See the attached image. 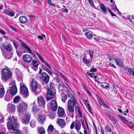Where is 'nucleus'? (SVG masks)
<instances>
[{"label":"nucleus","mask_w":134,"mask_h":134,"mask_svg":"<svg viewBox=\"0 0 134 134\" xmlns=\"http://www.w3.org/2000/svg\"><path fill=\"white\" fill-rule=\"evenodd\" d=\"M77 103L75 99L69 100L68 103V112L71 113L73 115L74 112V106Z\"/></svg>","instance_id":"1"},{"label":"nucleus","mask_w":134,"mask_h":134,"mask_svg":"<svg viewBox=\"0 0 134 134\" xmlns=\"http://www.w3.org/2000/svg\"><path fill=\"white\" fill-rule=\"evenodd\" d=\"M2 75L1 79L3 81H6L7 80L9 79L11 75V72L8 69L4 68L2 70Z\"/></svg>","instance_id":"2"},{"label":"nucleus","mask_w":134,"mask_h":134,"mask_svg":"<svg viewBox=\"0 0 134 134\" xmlns=\"http://www.w3.org/2000/svg\"><path fill=\"white\" fill-rule=\"evenodd\" d=\"M27 103L23 102L19 104L17 106V110L19 113H23L27 110Z\"/></svg>","instance_id":"3"},{"label":"nucleus","mask_w":134,"mask_h":134,"mask_svg":"<svg viewBox=\"0 0 134 134\" xmlns=\"http://www.w3.org/2000/svg\"><path fill=\"white\" fill-rule=\"evenodd\" d=\"M56 91H52V90L48 88L47 89V100H49L55 98Z\"/></svg>","instance_id":"4"},{"label":"nucleus","mask_w":134,"mask_h":134,"mask_svg":"<svg viewBox=\"0 0 134 134\" xmlns=\"http://www.w3.org/2000/svg\"><path fill=\"white\" fill-rule=\"evenodd\" d=\"M20 93L25 98H26L29 95L28 90L26 86L20 84Z\"/></svg>","instance_id":"5"},{"label":"nucleus","mask_w":134,"mask_h":134,"mask_svg":"<svg viewBox=\"0 0 134 134\" xmlns=\"http://www.w3.org/2000/svg\"><path fill=\"white\" fill-rule=\"evenodd\" d=\"M12 124L10 122H9L8 124V129L13 130L14 131V133L16 134H21V131L19 129H17V128L18 127V125L16 124L15 127H13L11 126Z\"/></svg>","instance_id":"6"},{"label":"nucleus","mask_w":134,"mask_h":134,"mask_svg":"<svg viewBox=\"0 0 134 134\" xmlns=\"http://www.w3.org/2000/svg\"><path fill=\"white\" fill-rule=\"evenodd\" d=\"M41 78L46 83H47L49 81L50 77L46 72H43L41 74Z\"/></svg>","instance_id":"7"},{"label":"nucleus","mask_w":134,"mask_h":134,"mask_svg":"<svg viewBox=\"0 0 134 134\" xmlns=\"http://www.w3.org/2000/svg\"><path fill=\"white\" fill-rule=\"evenodd\" d=\"M50 108L53 111H56L58 107V105L56 100H53L51 101L50 103Z\"/></svg>","instance_id":"8"},{"label":"nucleus","mask_w":134,"mask_h":134,"mask_svg":"<svg viewBox=\"0 0 134 134\" xmlns=\"http://www.w3.org/2000/svg\"><path fill=\"white\" fill-rule=\"evenodd\" d=\"M30 115V114L29 113L26 114L25 116L22 119V122L24 124H27L30 120L31 117Z\"/></svg>","instance_id":"9"},{"label":"nucleus","mask_w":134,"mask_h":134,"mask_svg":"<svg viewBox=\"0 0 134 134\" xmlns=\"http://www.w3.org/2000/svg\"><path fill=\"white\" fill-rule=\"evenodd\" d=\"M23 58L24 62L28 63L30 62L32 59V56L27 54L24 55Z\"/></svg>","instance_id":"10"},{"label":"nucleus","mask_w":134,"mask_h":134,"mask_svg":"<svg viewBox=\"0 0 134 134\" xmlns=\"http://www.w3.org/2000/svg\"><path fill=\"white\" fill-rule=\"evenodd\" d=\"M37 82L35 80H33L31 84V89L32 91L35 92L37 89Z\"/></svg>","instance_id":"11"},{"label":"nucleus","mask_w":134,"mask_h":134,"mask_svg":"<svg viewBox=\"0 0 134 134\" xmlns=\"http://www.w3.org/2000/svg\"><path fill=\"white\" fill-rule=\"evenodd\" d=\"M7 109L10 112H13L15 110V106L14 105L9 103L7 105Z\"/></svg>","instance_id":"12"},{"label":"nucleus","mask_w":134,"mask_h":134,"mask_svg":"<svg viewBox=\"0 0 134 134\" xmlns=\"http://www.w3.org/2000/svg\"><path fill=\"white\" fill-rule=\"evenodd\" d=\"M46 119V116L42 115H39L37 117L38 121L42 125L43 124Z\"/></svg>","instance_id":"13"},{"label":"nucleus","mask_w":134,"mask_h":134,"mask_svg":"<svg viewBox=\"0 0 134 134\" xmlns=\"http://www.w3.org/2000/svg\"><path fill=\"white\" fill-rule=\"evenodd\" d=\"M12 118L13 119V120L12 121V122L11 121H12V120H11V118L10 116L9 118V119L10 121L8 122L7 124V126H8V124L9 122H10L12 124L11 126H13V127H15V125L16 124L17 125H18V124L16 123V122L17 121V120L16 118H14L13 116H12Z\"/></svg>","instance_id":"14"},{"label":"nucleus","mask_w":134,"mask_h":134,"mask_svg":"<svg viewBox=\"0 0 134 134\" xmlns=\"http://www.w3.org/2000/svg\"><path fill=\"white\" fill-rule=\"evenodd\" d=\"M17 92V88L15 85H13L10 90V93L12 95L15 94Z\"/></svg>","instance_id":"15"},{"label":"nucleus","mask_w":134,"mask_h":134,"mask_svg":"<svg viewBox=\"0 0 134 134\" xmlns=\"http://www.w3.org/2000/svg\"><path fill=\"white\" fill-rule=\"evenodd\" d=\"M57 122L59 125L62 128L64 127L66 125L65 122L62 119H58Z\"/></svg>","instance_id":"16"},{"label":"nucleus","mask_w":134,"mask_h":134,"mask_svg":"<svg viewBox=\"0 0 134 134\" xmlns=\"http://www.w3.org/2000/svg\"><path fill=\"white\" fill-rule=\"evenodd\" d=\"M3 12L5 14L8 15L10 16H14V13L12 10L5 9L3 10Z\"/></svg>","instance_id":"17"},{"label":"nucleus","mask_w":134,"mask_h":134,"mask_svg":"<svg viewBox=\"0 0 134 134\" xmlns=\"http://www.w3.org/2000/svg\"><path fill=\"white\" fill-rule=\"evenodd\" d=\"M38 102L40 104H41L43 106L45 105V102L43 97L42 96H40L38 97Z\"/></svg>","instance_id":"18"},{"label":"nucleus","mask_w":134,"mask_h":134,"mask_svg":"<svg viewBox=\"0 0 134 134\" xmlns=\"http://www.w3.org/2000/svg\"><path fill=\"white\" fill-rule=\"evenodd\" d=\"M64 113V111L63 109L61 107H59L58 110V115L60 117L63 116Z\"/></svg>","instance_id":"19"},{"label":"nucleus","mask_w":134,"mask_h":134,"mask_svg":"<svg viewBox=\"0 0 134 134\" xmlns=\"http://www.w3.org/2000/svg\"><path fill=\"white\" fill-rule=\"evenodd\" d=\"M114 60L117 65L120 67L123 66V63L122 61L118 58H115Z\"/></svg>","instance_id":"20"},{"label":"nucleus","mask_w":134,"mask_h":134,"mask_svg":"<svg viewBox=\"0 0 134 134\" xmlns=\"http://www.w3.org/2000/svg\"><path fill=\"white\" fill-rule=\"evenodd\" d=\"M4 99L7 101H9L12 99V96L9 93H6L4 97Z\"/></svg>","instance_id":"21"},{"label":"nucleus","mask_w":134,"mask_h":134,"mask_svg":"<svg viewBox=\"0 0 134 134\" xmlns=\"http://www.w3.org/2000/svg\"><path fill=\"white\" fill-rule=\"evenodd\" d=\"M19 20L20 21L21 23H26L27 21L26 18L24 16H21L19 17Z\"/></svg>","instance_id":"22"},{"label":"nucleus","mask_w":134,"mask_h":134,"mask_svg":"<svg viewBox=\"0 0 134 134\" xmlns=\"http://www.w3.org/2000/svg\"><path fill=\"white\" fill-rule=\"evenodd\" d=\"M81 123L80 121L77 122L75 124V129L78 132L80 129Z\"/></svg>","instance_id":"23"},{"label":"nucleus","mask_w":134,"mask_h":134,"mask_svg":"<svg viewBox=\"0 0 134 134\" xmlns=\"http://www.w3.org/2000/svg\"><path fill=\"white\" fill-rule=\"evenodd\" d=\"M85 34L87 38L89 39H91L93 37V33L91 31L86 33Z\"/></svg>","instance_id":"24"},{"label":"nucleus","mask_w":134,"mask_h":134,"mask_svg":"<svg viewBox=\"0 0 134 134\" xmlns=\"http://www.w3.org/2000/svg\"><path fill=\"white\" fill-rule=\"evenodd\" d=\"M32 64L34 67L35 68V71H36L37 69V67L38 66V62L37 61H36L35 59H34L32 60Z\"/></svg>","instance_id":"25"},{"label":"nucleus","mask_w":134,"mask_h":134,"mask_svg":"<svg viewBox=\"0 0 134 134\" xmlns=\"http://www.w3.org/2000/svg\"><path fill=\"white\" fill-rule=\"evenodd\" d=\"M54 129L53 126L51 124H50L47 129V131L49 134H51Z\"/></svg>","instance_id":"26"},{"label":"nucleus","mask_w":134,"mask_h":134,"mask_svg":"<svg viewBox=\"0 0 134 134\" xmlns=\"http://www.w3.org/2000/svg\"><path fill=\"white\" fill-rule=\"evenodd\" d=\"M125 124L130 129L133 128L134 126H133L134 124H133L131 121L129 122L128 120H127V122H126Z\"/></svg>","instance_id":"27"},{"label":"nucleus","mask_w":134,"mask_h":134,"mask_svg":"<svg viewBox=\"0 0 134 134\" xmlns=\"http://www.w3.org/2000/svg\"><path fill=\"white\" fill-rule=\"evenodd\" d=\"M23 49L22 48H20L19 49H18V50H16V52L17 54V55L18 56L20 57L23 54L22 51Z\"/></svg>","instance_id":"28"},{"label":"nucleus","mask_w":134,"mask_h":134,"mask_svg":"<svg viewBox=\"0 0 134 134\" xmlns=\"http://www.w3.org/2000/svg\"><path fill=\"white\" fill-rule=\"evenodd\" d=\"M4 47L5 49L7 51H11L12 50V48L10 46V44H8V45H4Z\"/></svg>","instance_id":"29"},{"label":"nucleus","mask_w":134,"mask_h":134,"mask_svg":"<svg viewBox=\"0 0 134 134\" xmlns=\"http://www.w3.org/2000/svg\"><path fill=\"white\" fill-rule=\"evenodd\" d=\"M38 130L40 134H44L45 133V131L42 127H38Z\"/></svg>","instance_id":"30"},{"label":"nucleus","mask_w":134,"mask_h":134,"mask_svg":"<svg viewBox=\"0 0 134 134\" xmlns=\"http://www.w3.org/2000/svg\"><path fill=\"white\" fill-rule=\"evenodd\" d=\"M61 96L62 97V101L65 103V101L67 98V95L63 93L61 94Z\"/></svg>","instance_id":"31"},{"label":"nucleus","mask_w":134,"mask_h":134,"mask_svg":"<svg viewBox=\"0 0 134 134\" xmlns=\"http://www.w3.org/2000/svg\"><path fill=\"white\" fill-rule=\"evenodd\" d=\"M21 99V98L19 96H17L14 99L13 102L14 103H17L19 102Z\"/></svg>","instance_id":"32"},{"label":"nucleus","mask_w":134,"mask_h":134,"mask_svg":"<svg viewBox=\"0 0 134 134\" xmlns=\"http://www.w3.org/2000/svg\"><path fill=\"white\" fill-rule=\"evenodd\" d=\"M100 7L103 12L104 14H106L107 13L106 9L103 4H101Z\"/></svg>","instance_id":"33"},{"label":"nucleus","mask_w":134,"mask_h":134,"mask_svg":"<svg viewBox=\"0 0 134 134\" xmlns=\"http://www.w3.org/2000/svg\"><path fill=\"white\" fill-rule=\"evenodd\" d=\"M5 93L4 88H0V98H2Z\"/></svg>","instance_id":"34"},{"label":"nucleus","mask_w":134,"mask_h":134,"mask_svg":"<svg viewBox=\"0 0 134 134\" xmlns=\"http://www.w3.org/2000/svg\"><path fill=\"white\" fill-rule=\"evenodd\" d=\"M75 110L76 111H77L79 115H80L81 114V110L78 105L77 103L76 104V105L75 106Z\"/></svg>","instance_id":"35"},{"label":"nucleus","mask_w":134,"mask_h":134,"mask_svg":"<svg viewBox=\"0 0 134 134\" xmlns=\"http://www.w3.org/2000/svg\"><path fill=\"white\" fill-rule=\"evenodd\" d=\"M43 69L47 71L49 74L50 75H51L52 74V71L49 70L46 67H44L43 66H42Z\"/></svg>","instance_id":"36"},{"label":"nucleus","mask_w":134,"mask_h":134,"mask_svg":"<svg viewBox=\"0 0 134 134\" xmlns=\"http://www.w3.org/2000/svg\"><path fill=\"white\" fill-rule=\"evenodd\" d=\"M83 62L86 64V65L88 66L89 63H90V60H88L84 57L83 58Z\"/></svg>","instance_id":"37"},{"label":"nucleus","mask_w":134,"mask_h":134,"mask_svg":"<svg viewBox=\"0 0 134 134\" xmlns=\"http://www.w3.org/2000/svg\"><path fill=\"white\" fill-rule=\"evenodd\" d=\"M108 118L111 121H113V123L114 124H115L116 123L117 119L114 117L109 116L108 117Z\"/></svg>","instance_id":"38"},{"label":"nucleus","mask_w":134,"mask_h":134,"mask_svg":"<svg viewBox=\"0 0 134 134\" xmlns=\"http://www.w3.org/2000/svg\"><path fill=\"white\" fill-rule=\"evenodd\" d=\"M118 116L121 121L125 124L127 121V120L122 116L119 114L118 115Z\"/></svg>","instance_id":"39"},{"label":"nucleus","mask_w":134,"mask_h":134,"mask_svg":"<svg viewBox=\"0 0 134 134\" xmlns=\"http://www.w3.org/2000/svg\"><path fill=\"white\" fill-rule=\"evenodd\" d=\"M88 51L90 57L91 58H92L93 57V54L94 53V50L93 49H91L89 50Z\"/></svg>","instance_id":"40"},{"label":"nucleus","mask_w":134,"mask_h":134,"mask_svg":"<svg viewBox=\"0 0 134 134\" xmlns=\"http://www.w3.org/2000/svg\"><path fill=\"white\" fill-rule=\"evenodd\" d=\"M102 86L103 88L106 89L108 88L109 87V85L105 82L103 83L102 84Z\"/></svg>","instance_id":"41"},{"label":"nucleus","mask_w":134,"mask_h":134,"mask_svg":"<svg viewBox=\"0 0 134 134\" xmlns=\"http://www.w3.org/2000/svg\"><path fill=\"white\" fill-rule=\"evenodd\" d=\"M68 98L70 99L69 100H73L74 99H75L71 93H70L69 92L68 93Z\"/></svg>","instance_id":"42"},{"label":"nucleus","mask_w":134,"mask_h":134,"mask_svg":"<svg viewBox=\"0 0 134 134\" xmlns=\"http://www.w3.org/2000/svg\"><path fill=\"white\" fill-rule=\"evenodd\" d=\"M35 102H34L33 103L34 105L33 106V108L32 109V110L33 111L35 112L37 111V107L35 105Z\"/></svg>","instance_id":"43"},{"label":"nucleus","mask_w":134,"mask_h":134,"mask_svg":"<svg viewBox=\"0 0 134 134\" xmlns=\"http://www.w3.org/2000/svg\"><path fill=\"white\" fill-rule=\"evenodd\" d=\"M47 2L48 4L52 6L53 7H55V4H54L52 3L51 0H48Z\"/></svg>","instance_id":"44"},{"label":"nucleus","mask_w":134,"mask_h":134,"mask_svg":"<svg viewBox=\"0 0 134 134\" xmlns=\"http://www.w3.org/2000/svg\"><path fill=\"white\" fill-rule=\"evenodd\" d=\"M97 97L98 98V101L99 104L100 105H102L103 103H104V102H103L100 98L98 96H97Z\"/></svg>","instance_id":"45"},{"label":"nucleus","mask_w":134,"mask_h":134,"mask_svg":"<svg viewBox=\"0 0 134 134\" xmlns=\"http://www.w3.org/2000/svg\"><path fill=\"white\" fill-rule=\"evenodd\" d=\"M36 123V122L35 120H32L30 124V125L32 127H35Z\"/></svg>","instance_id":"46"},{"label":"nucleus","mask_w":134,"mask_h":134,"mask_svg":"<svg viewBox=\"0 0 134 134\" xmlns=\"http://www.w3.org/2000/svg\"><path fill=\"white\" fill-rule=\"evenodd\" d=\"M50 89L52 90V91H55V88L54 86V84L53 83H51L50 86Z\"/></svg>","instance_id":"47"},{"label":"nucleus","mask_w":134,"mask_h":134,"mask_svg":"<svg viewBox=\"0 0 134 134\" xmlns=\"http://www.w3.org/2000/svg\"><path fill=\"white\" fill-rule=\"evenodd\" d=\"M111 7L112 8V9H113L114 11H118V9L117 8L116 6L115 3L113 5H111Z\"/></svg>","instance_id":"48"},{"label":"nucleus","mask_w":134,"mask_h":134,"mask_svg":"<svg viewBox=\"0 0 134 134\" xmlns=\"http://www.w3.org/2000/svg\"><path fill=\"white\" fill-rule=\"evenodd\" d=\"M27 51L29 52L30 53L34 55L35 56H36V55L34 53H33L31 49L28 47L26 49Z\"/></svg>","instance_id":"49"},{"label":"nucleus","mask_w":134,"mask_h":134,"mask_svg":"<svg viewBox=\"0 0 134 134\" xmlns=\"http://www.w3.org/2000/svg\"><path fill=\"white\" fill-rule=\"evenodd\" d=\"M105 129L107 130V132H110L111 131V128L109 126H105Z\"/></svg>","instance_id":"50"},{"label":"nucleus","mask_w":134,"mask_h":134,"mask_svg":"<svg viewBox=\"0 0 134 134\" xmlns=\"http://www.w3.org/2000/svg\"><path fill=\"white\" fill-rule=\"evenodd\" d=\"M128 71L130 73V74H132L134 71V69L132 68H129L128 69Z\"/></svg>","instance_id":"51"},{"label":"nucleus","mask_w":134,"mask_h":134,"mask_svg":"<svg viewBox=\"0 0 134 134\" xmlns=\"http://www.w3.org/2000/svg\"><path fill=\"white\" fill-rule=\"evenodd\" d=\"M60 74L61 77H62L63 79L66 82H67L68 81V79L66 78L65 76H64L61 73H60Z\"/></svg>","instance_id":"52"},{"label":"nucleus","mask_w":134,"mask_h":134,"mask_svg":"<svg viewBox=\"0 0 134 134\" xmlns=\"http://www.w3.org/2000/svg\"><path fill=\"white\" fill-rule=\"evenodd\" d=\"M36 54L38 57L41 60L42 62L44 61V60L42 57L39 54L37 53H36Z\"/></svg>","instance_id":"53"},{"label":"nucleus","mask_w":134,"mask_h":134,"mask_svg":"<svg viewBox=\"0 0 134 134\" xmlns=\"http://www.w3.org/2000/svg\"><path fill=\"white\" fill-rule=\"evenodd\" d=\"M44 64L46 65H47V66L50 69H52V68L51 67V66H49V65L47 63V62L45 61H43L42 62Z\"/></svg>","instance_id":"54"},{"label":"nucleus","mask_w":134,"mask_h":134,"mask_svg":"<svg viewBox=\"0 0 134 134\" xmlns=\"http://www.w3.org/2000/svg\"><path fill=\"white\" fill-rule=\"evenodd\" d=\"M44 64L46 65H47V66L50 69H52V68L51 67V66H49V65L47 63V62L45 61H43L42 62Z\"/></svg>","instance_id":"55"},{"label":"nucleus","mask_w":134,"mask_h":134,"mask_svg":"<svg viewBox=\"0 0 134 134\" xmlns=\"http://www.w3.org/2000/svg\"><path fill=\"white\" fill-rule=\"evenodd\" d=\"M115 58L114 56L113 55H110L109 57V59L110 61L112 60Z\"/></svg>","instance_id":"56"},{"label":"nucleus","mask_w":134,"mask_h":134,"mask_svg":"<svg viewBox=\"0 0 134 134\" xmlns=\"http://www.w3.org/2000/svg\"><path fill=\"white\" fill-rule=\"evenodd\" d=\"M65 87H59V88H58L59 90V92H62L65 89Z\"/></svg>","instance_id":"57"},{"label":"nucleus","mask_w":134,"mask_h":134,"mask_svg":"<svg viewBox=\"0 0 134 134\" xmlns=\"http://www.w3.org/2000/svg\"><path fill=\"white\" fill-rule=\"evenodd\" d=\"M21 45L25 49H26L28 47L26 45V44L24 43H21Z\"/></svg>","instance_id":"58"},{"label":"nucleus","mask_w":134,"mask_h":134,"mask_svg":"<svg viewBox=\"0 0 134 134\" xmlns=\"http://www.w3.org/2000/svg\"><path fill=\"white\" fill-rule=\"evenodd\" d=\"M85 104L88 109H91L90 104L87 103H85Z\"/></svg>","instance_id":"59"},{"label":"nucleus","mask_w":134,"mask_h":134,"mask_svg":"<svg viewBox=\"0 0 134 134\" xmlns=\"http://www.w3.org/2000/svg\"><path fill=\"white\" fill-rule=\"evenodd\" d=\"M75 125V123L74 122H73L71 124V126L70 128L71 129H72L74 128Z\"/></svg>","instance_id":"60"},{"label":"nucleus","mask_w":134,"mask_h":134,"mask_svg":"<svg viewBox=\"0 0 134 134\" xmlns=\"http://www.w3.org/2000/svg\"><path fill=\"white\" fill-rule=\"evenodd\" d=\"M97 70V69L96 68H92L90 70L91 72H95Z\"/></svg>","instance_id":"61"},{"label":"nucleus","mask_w":134,"mask_h":134,"mask_svg":"<svg viewBox=\"0 0 134 134\" xmlns=\"http://www.w3.org/2000/svg\"><path fill=\"white\" fill-rule=\"evenodd\" d=\"M4 120L3 117L2 115H0V122H2Z\"/></svg>","instance_id":"62"},{"label":"nucleus","mask_w":134,"mask_h":134,"mask_svg":"<svg viewBox=\"0 0 134 134\" xmlns=\"http://www.w3.org/2000/svg\"><path fill=\"white\" fill-rule=\"evenodd\" d=\"M62 87H65V86L63 84L62 82L60 83L59 85L58 88H59Z\"/></svg>","instance_id":"63"},{"label":"nucleus","mask_w":134,"mask_h":134,"mask_svg":"<svg viewBox=\"0 0 134 134\" xmlns=\"http://www.w3.org/2000/svg\"><path fill=\"white\" fill-rule=\"evenodd\" d=\"M88 75L91 77H94V75L93 73H88Z\"/></svg>","instance_id":"64"}]
</instances>
